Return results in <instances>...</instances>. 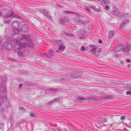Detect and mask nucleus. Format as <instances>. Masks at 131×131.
Returning <instances> with one entry per match:
<instances>
[{"label":"nucleus","instance_id":"f257e3e1","mask_svg":"<svg viewBox=\"0 0 131 131\" xmlns=\"http://www.w3.org/2000/svg\"><path fill=\"white\" fill-rule=\"evenodd\" d=\"M14 43L16 45L21 48H24L27 46H28L30 48L34 46V44L32 41L30 40L29 36L23 35L21 36V38L19 40L15 39L13 41Z\"/></svg>","mask_w":131,"mask_h":131},{"label":"nucleus","instance_id":"f03ea898","mask_svg":"<svg viewBox=\"0 0 131 131\" xmlns=\"http://www.w3.org/2000/svg\"><path fill=\"white\" fill-rule=\"evenodd\" d=\"M0 16L3 17L4 23L8 24L15 17V15L12 12L6 9H3L0 12Z\"/></svg>","mask_w":131,"mask_h":131},{"label":"nucleus","instance_id":"7ed1b4c3","mask_svg":"<svg viewBox=\"0 0 131 131\" xmlns=\"http://www.w3.org/2000/svg\"><path fill=\"white\" fill-rule=\"evenodd\" d=\"M131 49L130 47L128 45L121 46L116 48L114 50L115 52H122L124 53H126L129 52Z\"/></svg>","mask_w":131,"mask_h":131},{"label":"nucleus","instance_id":"20e7f679","mask_svg":"<svg viewBox=\"0 0 131 131\" xmlns=\"http://www.w3.org/2000/svg\"><path fill=\"white\" fill-rule=\"evenodd\" d=\"M89 47L90 48V51L97 56H98L100 52L101 51L100 49L97 48L96 46L93 45H90Z\"/></svg>","mask_w":131,"mask_h":131},{"label":"nucleus","instance_id":"39448f33","mask_svg":"<svg viewBox=\"0 0 131 131\" xmlns=\"http://www.w3.org/2000/svg\"><path fill=\"white\" fill-rule=\"evenodd\" d=\"M12 26L13 28L15 29V30H14V35H15L17 34L19 32V30L18 29H17L20 26V24L17 21H14L12 24Z\"/></svg>","mask_w":131,"mask_h":131},{"label":"nucleus","instance_id":"423d86ee","mask_svg":"<svg viewBox=\"0 0 131 131\" xmlns=\"http://www.w3.org/2000/svg\"><path fill=\"white\" fill-rule=\"evenodd\" d=\"M69 21V18L65 17L62 19H59V23L60 24L64 25L66 23L68 22Z\"/></svg>","mask_w":131,"mask_h":131},{"label":"nucleus","instance_id":"0eeeda50","mask_svg":"<svg viewBox=\"0 0 131 131\" xmlns=\"http://www.w3.org/2000/svg\"><path fill=\"white\" fill-rule=\"evenodd\" d=\"M4 47L7 49H10L12 48V45L11 42L7 41L4 43Z\"/></svg>","mask_w":131,"mask_h":131},{"label":"nucleus","instance_id":"6e6552de","mask_svg":"<svg viewBox=\"0 0 131 131\" xmlns=\"http://www.w3.org/2000/svg\"><path fill=\"white\" fill-rule=\"evenodd\" d=\"M21 30L24 32H26L28 31V27L26 24L22 25L21 27Z\"/></svg>","mask_w":131,"mask_h":131},{"label":"nucleus","instance_id":"1a4fd4ad","mask_svg":"<svg viewBox=\"0 0 131 131\" xmlns=\"http://www.w3.org/2000/svg\"><path fill=\"white\" fill-rule=\"evenodd\" d=\"M61 36L64 37V36H66L67 37L69 38H72L73 37L74 35H72L69 33H68L66 32L65 31H63L61 34Z\"/></svg>","mask_w":131,"mask_h":131},{"label":"nucleus","instance_id":"9d476101","mask_svg":"<svg viewBox=\"0 0 131 131\" xmlns=\"http://www.w3.org/2000/svg\"><path fill=\"white\" fill-rule=\"evenodd\" d=\"M53 53L51 51V50H50L49 51L46 53L44 55V57H51L53 56Z\"/></svg>","mask_w":131,"mask_h":131},{"label":"nucleus","instance_id":"9b49d317","mask_svg":"<svg viewBox=\"0 0 131 131\" xmlns=\"http://www.w3.org/2000/svg\"><path fill=\"white\" fill-rule=\"evenodd\" d=\"M119 12L117 9L114 8L113 9L112 12V14L114 16H117L119 14Z\"/></svg>","mask_w":131,"mask_h":131},{"label":"nucleus","instance_id":"f8f14e48","mask_svg":"<svg viewBox=\"0 0 131 131\" xmlns=\"http://www.w3.org/2000/svg\"><path fill=\"white\" fill-rule=\"evenodd\" d=\"M129 19H126L123 21L122 23L120 25L119 27L120 28H121V27H122L125 24L127 23H129Z\"/></svg>","mask_w":131,"mask_h":131},{"label":"nucleus","instance_id":"ddd939ff","mask_svg":"<svg viewBox=\"0 0 131 131\" xmlns=\"http://www.w3.org/2000/svg\"><path fill=\"white\" fill-rule=\"evenodd\" d=\"M14 50L17 52H18V55H21L23 54L22 51H20V48H16L15 47H14Z\"/></svg>","mask_w":131,"mask_h":131},{"label":"nucleus","instance_id":"4468645a","mask_svg":"<svg viewBox=\"0 0 131 131\" xmlns=\"http://www.w3.org/2000/svg\"><path fill=\"white\" fill-rule=\"evenodd\" d=\"M59 100V99L57 98H55L53 99L52 100L50 101L48 103L49 105H51L52 104L53 102H57Z\"/></svg>","mask_w":131,"mask_h":131},{"label":"nucleus","instance_id":"2eb2a0df","mask_svg":"<svg viewBox=\"0 0 131 131\" xmlns=\"http://www.w3.org/2000/svg\"><path fill=\"white\" fill-rule=\"evenodd\" d=\"M43 14L45 16H46L49 19H51V16L48 14V12L46 10H44L43 12Z\"/></svg>","mask_w":131,"mask_h":131},{"label":"nucleus","instance_id":"dca6fc26","mask_svg":"<svg viewBox=\"0 0 131 131\" xmlns=\"http://www.w3.org/2000/svg\"><path fill=\"white\" fill-rule=\"evenodd\" d=\"M85 34V31L84 30H80L79 32V35L80 37L81 38V37L84 35Z\"/></svg>","mask_w":131,"mask_h":131},{"label":"nucleus","instance_id":"f3484780","mask_svg":"<svg viewBox=\"0 0 131 131\" xmlns=\"http://www.w3.org/2000/svg\"><path fill=\"white\" fill-rule=\"evenodd\" d=\"M55 45H60L62 44V42L60 40H55L54 41Z\"/></svg>","mask_w":131,"mask_h":131},{"label":"nucleus","instance_id":"a211bd4d","mask_svg":"<svg viewBox=\"0 0 131 131\" xmlns=\"http://www.w3.org/2000/svg\"><path fill=\"white\" fill-rule=\"evenodd\" d=\"M114 31H110L109 33L108 37L109 38H112L114 35Z\"/></svg>","mask_w":131,"mask_h":131},{"label":"nucleus","instance_id":"6ab92c4d","mask_svg":"<svg viewBox=\"0 0 131 131\" xmlns=\"http://www.w3.org/2000/svg\"><path fill=\"white\" fill-rule=\"evenodd\" d=\"M77 99L79 102H83L86 100L85 97H79L77 98Z\"/></svg>","mask_w":131,"mask_h":131},{"label":"nucleus","instance_id":"aec40b11","mask_svg":"<svg viewBox=\"0 0 131 131\" xmlns=\"http://www.w3.org/2000/svg\"><path fill=\"white\" fill-rule=\"evenodd\" d=\"M81 22L82 24L86 25L89 23V21L87 20H82Z\"/></svg>","mask_w":131,"mask_h":131},{"label":"nucleus","instance_id":"412c9836","mask_svg":"<svg viewBox=\"0 0 131 131\" xmlns=\"http://www.w3.org/2000/svg\"><path fill=\"white\" fill-rule=\"evenodd\" d=\"M65 49V46L63 45H61L59 48V50H64Z\"/></svg>","mask_w":131,"mask_h":131},{"label":"nucleus","instance_id":"4be33fe9","mask_svg":"<svg viewBox=\"0 0 131 131\" xmlns=\"http://www.w3.org/2000/svg\"><path fill=\"white\" fill-rule=\"evenodd\" d=\"M49 91H51L52 92H56L58 91V90L57 89L55 88H50L48 90H47Z\"/></svg>","mask_w":131,"mask_h":131},{"label":"nucleus","instance_id":"5701e85b","mask_svg":"<svg viewBox=\"0 0 131 131\" xmlns=\"http://www.w3.org/2000/svg\"><path fill=\"white\" fill-rule=\"evenodd\" d=\"M90 8V7H88L86 6H85L84 7L85 10L86 11L90 13L91 12Z\"/></svg>","mask_w":131,"mask_h":131},{"label":"nucleus","instance_id":"b1692460","mask_svg":"<svg viewBox=\"0 0 131 131\" xmlns=\"http://www.w3.org/2000/svg\"><path fill=\"white\" fill-rule=\"evenodd\" d=\"M90 8H92L96 12H98L99 11V10L98 8H96V7L94 6H90Z\"/></svg>","mask_w":131,"mask_h":131},{"label":"nucleus","instance_id":"393cba45","mask_svg":"<svg viewBox=\"0 0 131 131\" xmlns=\"http://www.w3.org/2000/svg\"><path fill=\"white\" fill-rule=\"evenodd\" d=\"M65 13L67 14H75L76 13L73 12H72L70 11H67L64 12Z\"/></svg>","mask_w":131,"mask_h":131},{"label":"nucleus","instance_id":"a878e982","mask_svg":"<svg viewBox=\"0 0 131 131\" xmlns=\"http://www.w3.org/2000/svg\"><path fill=\"white\" fill-rule=\"evenodd\" d=\"M75 22L77 23H81V19H79L78 18H77L75 19Z\"/></svg>","mask_w":131,"mask_h":131},{"label":"nucleus","instance_id":"bb28decb","mask_svg":"<svg viewBox=\"0 0 131 131\" xmlns=\"http://www.w3.org/2000/svg\"><path fill=\"white\" fill-rule=\"evenodd\" d=\"M105 9L107 11H108L109 9V7L108 6H106L104 7Z\"/></svg>","mask_w":131,"mask_h":131},{"label":"nucleus","instance_id":"cd10ccee","mask_svg":"<svg viewBox=\"0 0 131 131\" xmlns=\"http://www.w3.org/2000/svg\"><path fill=\"white\" fill-rule=\"evenodd\" d=\"M2 99L3 100H7L6 97L5 96L4 97H2L1 96H0V100Z\"/></svg>","mask_w":131,"mask_h":131},{"label":"nucleus","instance_id":"c85d7f7f","mask_svg":"<svg viewBox=\"0 0 131 131\" xmlns=\"http://www.w3.org/2000/svg\"><path fill=\"white\" fill-rule=\"evenodd\" d=\"M126 93L127 95H131V91H127L126 92Z\"/></svg>","mask_w":131,"mask_h":131},{"label":"nucleus","instance_id":"c756f323","mask_svg":"<svg viewBox=\"0 0 131 131\" xmlns=\"http://www.w3.org/2000/svg\"><path fill=\"white\" fill-rule=\"evenodd\" d=\"M125 118V116L124 115H123L122 116L121 118V119L122 120H123Z\"/></svg>","mask_w":131,"mask_h":131},{"label":"nucleus","instance_id":"7c9ffc66","mask_svg":"<svg viewBox=\"0 0 131 131\" xmlns=\"http://www.w3.org/2000/svg\"><path fill=\"white\" fill-rule=\"evenodd\" d=\"M19 110L21 111H25L24 108L23 107H20L19 108Z\"/></svg>","mask_w":131,"mask_h":131},{"label":"nucleus","instance_id":"2f4dec72","mask_svg":"<svg viewBox=\"0 0 131 131\" xmlns=\"http://www.w3.org/2000/svg\"><path fill=\"white\" fill-rule=\"evenodd\" d=\"M81 50L82 51H84L85 50V48L84 47H82L81 48Z\"/></svg>","mask_w":131,"mask_h":131},{"label":"nucleus","instance_id":"473e14b6","mask_svg":"<svg viewBox=\"0 0 131 131\" xmlns=\"http://www.w3.org/2000/svg\"><path fill=\"white\" fill-rule=\"evenodd\" d=\"M116 123H114L112 124H110V126L111 127H112L114 126V125H115Z\"/></svg>","mask_w":131,"mask_h":131},{"label":"nucleus","instance_id":"72a5a7b5","mask_svg":"<svg viewBox=\"0 0 131 131\" xmlns=\"http://www.w3.org/2000/svg\"><path fill=\"white\" fill-rule=\"evenodd\" d=\"M106 3V2L105 0H103L102 2V3L103 4H105Z\"/></svg>","mask_w":131,"mask_h":131},{"label":"nucleus","instance_id":"f704fd0d","mask_svg":"<svg viewBox=\"0 0 131 131\" xmlns=\"http://www.w3.org/2000/svg\"><path fill=\"white\" fill-rule=\"evenodd\" d=\"M127 86L128 89L131 90V85H128Z\"/></svg>","mask_w":131,"mask_h":131},{"label":"nucleus","instance_id":"c9c22d12","mask_svg":"<svg viewBox=\"0 0 131 131\" xmlns=\"http://www.w3.org/2000/svg\"><path fill=\"white\" fill-rule=\"evenodd\" d=\"M30 116L32 117H35V115L32 114H30Z\"/></svg>","mask_w":131,"mask_h":131},{"label":"nucleus","instance_id":"e433bc0d","mask_svg":"<svg viewBox=\"0 0 131 131\" xmlns=\"http://www.w3.org/2000/svg\"><path fill=\"white\" fill-rule=\"evenodd\" d=\"M57 6L59 8H63V6L60 5H57Z\"/></svg>","mask_w":131,"mask_h":131},{"label":"nucleus","instance_id":"4c0bfd02","mask_svg":"<svg viewBox=\"0 0 131 131\" xmlns=\"http://www.w3.org/2000/svg\"><path fill=\"white\" fill-rule=\"evenodd\" d=\"M98 42L100 44H102V41L101 40H99Z\"/></svg>","mask_w":131,"mask_h":131},{"label":"nucleus","instance_id":"58836bf2","mask_svg":"<svg viewBox=\"0 0 131 131\" xmlns=\"http://www.w3.org/2000/svg\"><path fill=\"white\" fill-rule=\"evenodd\" d=\"M126 61L127 62L130 63V62L131 60H130L127 59L126 60Z\"/></svg>","mask_w":131,"mask_h":131},{"label":"nucleus","instance_id":"ea45409f","mask_svg":"<svg viewBox=\"0 0 131 131\" xmlns=\"http://www.w3.org/2000/svg\"><path fill=\"white\" fill-rule=\"evenodd\" d=\"M25 85H30V84L28 82L25 83Z\"/></svg>","mask_w":131,"mask_h":131},{"label":"nucleus","instance_id":"a19ab883","mask_svg":"<svg viewBox=\"0 0 131 131\" xmlns=\"http://www.w3.org/2000/svg\"><path fill=\"white\" fill-rule=\"evenodd\" d=\"M23 86V84L21 83L19 84V87L20 88L21 87H22Z\"/></svg>","mask_w":131,"mask_h":131},{"label":"nucleus","instance_id":"79ce46f5","mask_svg":"<svg viewBox=\"0 0 131 131\" xmlns=\"http://www.w3.org/2000/svg\"><path fill=\"white\" fill-rule=\"evenodd\" d=\"M2 41V39L1 37H0V43H1Z\"/></svg>","mask_w":131,"mask_h":131},{"label":"nucleus","instance_id":"37998d69","mask_svg":"<svg viewBox=\"0 0 131 131\" xmlns=\"http://www.w3.org/2000/svg\"><path fill=\"white\" fill-rule=\"evenodd\" d=\"M3 86V84L2 83L0 84V89H1V86Z\"/></svg>","mask_w":131,"mask_h":131},{"label":"nucleus","instance_id":"c03bdc74","mask_svg":"<svg viewBox=\"0 0 131 131\" xmlns=\"http://www.w3.org/2000/svg\"><path fill=\"white\" fill-rule=\"evenodd\" d=\"M124 130H126V131H129V130L128 129H126V128H124Z\"/></svg>","mask_w":131,"mask_h":131},{"label":"nucleus","instance_id":"a18cd8bd","mask_svg":"<svg viewBox=\"0 0 131 131\" xmlns=\"http://www.w3.org/2000/svg\"><path fill=\"white\" fill-rule=\"evenodd\" d=\"M61 79H62V80H65V79L63 78H61Z\"/></svg>","mask_w":131,"mask_h":131},{"label":"nucleus","instance_id":"49530a36","mask_svg":"<svg viewBox=\"0 0 131 131\" xmlns=\"http://www.w3.org/2000/svg\"><path fill=\"white\" fill-rule=\"evenodd\" d=\"M56 51L58 53L59 52V51L58 50Z\"/></svg>","mask_w":131,"mask_h":131},{"label":"nucleus","instance_id":"de8ad7c7","mask_svg":"<svg viewBox=\"0 0 131 131\" xmlns=\"http://www.w3.org/2000/svg\"><path fill=\"white\" fill-rule=\"evenodd\" d=\"M118 56H117V55H116V57H118Z\"/></svg>","mask_w":131,"mask_h":131},{"label":"nucleus","instance_id":"09e8293b","mask_svg":"<svg viewBox=\"0 0 131 131\" xmlns=\"http://www.w3.org/2000/svg\"><path fill=\"white\" fill-rule=\"evenodd\" d=\"M3 88H4V90H5V88H4V87H3Z\"/></svg>","mask_w":131,"mask_h":131},{"label":"nucleus","instance_id":"8fccbe9b","mask_svg":"<svg viewBox=\"0 0 131 131\" xmlns=\"http://www.w3.org/2000/svg\"><path fill=\"white\" fill-rule=\"evenodd\" d=\"M67 28L68 29V27H67Z\"/></svg>","mask_w":131,"mask_h":131}]
</instances>
